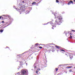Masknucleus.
<instances>
[{"label":"nucleus","mask_w":75,"mask_h":75,"mask_svg":"<svg viewBox=\"0 0 75 75\" xmlns=\"http://www.w3.org/2000/svg\"><path fill=\"white\" fill-rule=\"evenodd\" d=\"M38 45V43H36V44H35V45Z\"/></svg>","instance_id":"nucleus-19"},{"label":"nucleus","mask_w":75,"mask_h":75,"mask_svg":"<svg viewBox=\"0 0 75 75\" xmlns=\"http://www.w3.org/2000/svg\"><path fill=\"white\" fill-rule=\"evenodd\" d=\"M71 3L72 4H73V1L71 0L68 3V5H69L70 4H71Z\"/></svg>","instance_id":"nucleus-6"},{"label":"nucleus","mask_w":75,"mask_h":75,"mask_svg":"<svg viewBox=\"0 0 75 75\" xmlns=\"http://www.w3.org/2000/svg\"><path fill=\"white\" fill-rule=\"evenodd\" d=\"M30 12V11H27L25 12L26 14H28Z\"/></svg>","instance_id":"nucleus-8"},{"label":"nucleus","mask_w":75,"mask_h":75,"mask_svg":"<svg viewBox=\"0 0 75 75\" xmlns=\"http://www.w3.org/2000/svg\"><path fill=\"white\" fill-rule=\"evenodd\" d=\"M61 65H59V67H61Z\"/></svg>","instance_id":"nucleus-34"},{"label":"nucleus","mask_w":75,"mask_h":75,"mask_svg":"<svg viewBox=\"0 0 75 75\" xmlns=\"http://www.w3.org/2000/svg\"><path fill=\"white\" fill-rule=\"evenodd\" d=\"M55 70H56V72H57V71H58V68H56L55 69Z\"/></svg>","instance_id":"nucleus-13"},{"label":"nucleus","mask_w":75,"mask_h":75,"mask_svg":"<svg viewBox=\"0 0 75 75\" xmlns=\"http://www.w3.org/2000/svg\"><path fill=\"white\" fill-rule=\"evenodd\" d=\"M17 75H20V74L19 72H18V73H17Z\"/></svg>","instance_id":"nucleus-18"},{"label":"nucleus","mask_w":75,"mask_h":75,"mask_svg":"<svg viewBox=\"0 0 75 75\" xmlns=\"http://www.w3.org/2000/svg\"><path fill=\"white\" fill-rule=\"evenodd\" d=\"M22 3H24V1H23Z\"/></svg>","instance_id":"nucleus-29"},{"label":"nucleus","mask_w":75,"mask_h":75,"mask_svg":"<svg viewBox=\"0 0 75 75\" xmlns=\"http://www.w3.org/2000/svg\"><path fill=\"white\" fill-rule=\"evenodd\" d=\"M66 35H67V33L65 31H64V33Z\"/></svg>","instance_id":"nucleus-14"},{"label":"nucleus","mask_w":75,"mask_h":75,"mask_svg":"<svg viewBox=\"0 0 75 75\" xmlns=\"http://www.w3.org/2000/svg\"><path fill=\"white\" fill-rule=\"evenodd\" d=\"M53 21H52L51 22H48L47 23V24H48L49 23H50V24L53 25L54 24V23H53Z\"/></svg>","instance_id":"nucleus-7"},{"label":"nucleus","mask_w":75,"mask_h":75,"mask_svg":"<svg viewBox=\"0 0 75 75\" xmlns=\"http://www.w3.org/2000/svg\"><path fill=\"white\" fill-rule=\"evenodd\" d=\"M63 13H64V12H63Z\"/></svg>","instance_id":"nucleus-39"},{"label":"nucleus","mask_w":75,"mask_h":75,"mask_svg":"<svg viewBox=\"0 0 75 75\" xmlns=\"http://www.w3.org/2000/svg\"><path fill=\"white\" fill-rule=\"evenodd\" d=\"M38 65V63H34L33 66V67H34L35 70H37L38 71H40V69L37 67V66Z\"/></svg>","instance_id":"nucleus-2"},{"label":"nucleus","mask_w":75,"mask_h":75,"mask_svg":"<svg viewBox=\"0 0 75 75\" xmlns=\"http://www.w3.org/2000/svg\"><path fill=\"white\" fill-rule=\"evenodd\" d=\"M35 3H36V2H33L32 3V4L33 5V4H35Z\"/></svg>","instance_id":"nucleus-12"},{"label":"nucleus","mask_w":75,"mask_h":75,"mask_svg":"<svg viewBox=\"0 0 75 75\" xmlns=\"http://www.w3.org/2000/svg\"><path fill=\"white\" fill-rule=\"evenodd\" d=\"M20 66H19L18 68V69H19V68H20V67H19Z\"/></svg>","instance_id":"nucleus-27"},{"label":"nucleus","mask_w":75,"mask_h":75,"mask_svg":"<svg viewBox=\"0 0 75 75\" xmlns=\"http://www.w3.org/2000/svg\"><path fill=\"white\" fill-rule=\"evenodd\" d=\"M25 52L24 53H23L22 54H24V53H25Z\"/></svg>","instance_id":"nucleus-36"},{"label":"nucleus","mask_w":75,"mask_h":75,"mask_svg":"<svg viewBox=\"0 0 75 75\" xmlns=\"http://www.w3.org/2000/svg\"><path fill=\"white\" fill-rule=\"evenodd\" d=\"M74 68H75V67H74Z\"/></svg>","instance_id":"nucleus-42"},{"label":"nucleus","mask_w":75,"mask_h":75,"mask_svg":"<svg viewBox=\"0 0 75 75\" xmlns=\"http://www.w3.org/2000/svg\"><path fill=\"white\" fill-rule=\"evenodd\" d=\"M67 68H71V67H67Z\"/></svg>","instance_id":"nucleus-25"},{"label":"nucleus","mask_w":75,"mask_h":75,"mask_svg":"<svg viewBox=\"0 0 75 75\" xmlns=\"http://www.w3.org/2000/svg\"><path fill=\"white\" fill-rule=\"evenodd\" d=\"M39 48H41V49L42 48V47H41V46L39 47Z\"/></svg>","instance_id":"nucleus-20"},{"label":"nucleus","mask_w":75,"mask_h":75,"mask_svg":"<svg viewBox=\"0 0 75 75\" xmlns=\"http://www.w3.org/2000/svg\"><path fill=\"white\" fill-rule=\"evenodd\" d=\"M56 1L57 3H59V1L58 0H56Z\"/></svg>","instance_id":"nucleus-17"},{"label":"nucleus","mask_w":75,"mask_h":75,"mask_svg":"<svg viewBox=\"0 0 75 75\" xmlns=\"http://www.w3.org/2000/svg\"><path fill=\"white\" fill-rule=\"evenodd\" d=\"M51 45V44H49V45Z\"/></svg>","instance_id":"nucleus-30"},{"label":"nucleus","mask_w":75,"mask_h":75,"mask_svg":"<svg viewBox=\"0 0 75 75\" xmlns=\"http://www.w3.org/2000/svg\"><path fill=\"white\" fill-rule=\"evenodd\" d=\"M17 75L16 74V75Z\"/></svg>","instance_id":"nucleus-44"},{"label":"nucleus","mask_w":75,"mask_h":75,"mask_svg":"<svg viewBox=\"0 0 75 75\" xmlns=\"http://www.w3.org/2000/svg\"><path fill=\"white\" fill-rule=\"evenodd\" d=\"M1 18V16H0V19Z\"/></svg>","instance_id":"nucleus-33"},{"label":"nucleus","mask_w":75,"mask_h":75,"mask_svg":"<svg viewBox=\"0 0 75 75\" xmlns=\"http://www.w3.org/2000/svg\"><path fill=\"white\" fill-rule=\"evenodd\" d=\"M55 47H56V48H58V49H59V48H60V47L58 46H57V45L55 46Z\"/></svg>","instance_id":"nucleus-9"},{"label":"nucleus","mask_w":75,"mask_h":75,"mask_svg":"<svg viewBox=\"0 0 75 75\" xmlns=\"http://www.w3.org/2000/svg\"><path fill=\"white\" fill-rule=\"evenodd\" d=\"M60 51H63V52H65V50H62V49H60Z\"/></svg>","instance_id":"nucleus-10"},{"label":"nucleus","mask_w":75,"mask_h":75,"mask_svg":"<svg viewBox=\"0 0 75 75\" xmlns=\"http://www.w3.org/2000/svg\"><path fill=\"white\" fill-rule=\"evenodd\" d=\"M7 26H8V25L6 26H5L4 27V28H5V27H7Z\"/></svg>","instance_id":"nucleus-28"},{"label":"nucleus","mask_w":75,"mask_h":75,"mask_svg":"<svg viewBox=\"0 0 75 75\" xmlns=\"http://www.w3.org/2000/svg\"><path fill=\"white\" fill-rule=\"evenodd\" d=\"M21 74L23 75H28L26 70L24 69L21 70Z\"/></svg>","instance_id":"nucleus-3"},{"label":"nucleus","mask_w":75,"mask_h":75,"mask_svg":"<svg viewBox=\"0 0 75 75\" xmlns=\"http://www.w3.org/2000/svg\"><path fill=\"white\" fill-rule=\"evenodd\" d=\"M4 16V17H7V16L6 15H3Z\"/></svg>","instance_id":"nucleus-23"},{"label":"nucleus","mask_w":75,"mask_h":75,"mask_svg":"<svg viewBox=\"0 0 75 75\" xmlns=\"http://www.w3.org/2000/svg\"><path fill=\"white\" fill-rule=\"evenodd\" d=\"M54 14L55 18H57L56 21H55V23H54V26H55V25H60L61 24V23H62V22L61 21V20H62V18L61 15H59L58 16V14L55 13Z\"/></svg>","instance_id":"nucleus-1"},{"label":"nucleus","mask_w":75,"mask_h":75,"mask_svg":"<svg viewBox=\"0 0 75 75\" xmlns=\"http://www.w3.org/2000/svg\"><path fill=\"white\" fill-rule=\"evenodd\" d=\"M9 49V50H10V49Z\"/></svg>","instance_id":"nucleus-43"},{"label":"nucleus","mask_w":75,"mask_h":75,"mask_svg":"<svg viewBox=\"0 0 75 75\" xmlns=\"http://www.w3.org/2000/svg\"><path fill=\"white\" fill-rule=\"evenodd\" d=\"M72 53H70L69 54V57H70V59H72V58H73V55H72Z\"/></svg>","instance_id":"nucleus-5"},{"label":"nucleus","mask_w":75,"mask_h":75,"mask_svg":"<svg viewBox=\"0 0 75 75\" xmlns=\"http://www.w3.org/2000/svg\"><path fill=\"white\" fill-rule=\"evenodd\" d=\"M47 24H44V25H46Z\"/></svg>","instance_id":"nucleus-38"},{"label":"nucleus","mask_w":75,"mask_h":75,"mask_svg":"<svg viewBox=\"0 0 75 75\" xmlns=\"http://www.w3.org/2000/svg\"><path fill=\"white\" fill-rule=\"evenodd\" d=\"M69 72H72V69H70L69 70Z\"/></svg>","instance_id":"nucleus-16"},{"label":"nucleus","mask_w":75,"mask_h":75,"mask_svg":"<svg viewBox=\"0 0 75 75\" xmlns=\"http://www.w3.org/2000/svg\"><path fill=\"white\" fill-rule=\"evenodd\" d=\"M65 73H66V74H67V72H65Z\"/></svg>","instance_id":"nucleus-35"},{"label":"nucleus","mask_w":75,"mask_h":75,"mask_svg":"<svg viewBox=\"0 0 75 75\" xmlns=\"http://www.w3.org/2000/svg\"><path fill=\"white\" fill-rule=\"evenodd\" d=\"M2 19H3V17H2Z\"/></svg>","instance_id":"nucleus-37"},{"label":"nucleus","mask_w":75,"mask_h":75,"mask_svg":"<svg viewBox=\"0 0 75 75\" xmlns=\"http://www.w3.org/2000/svg\"><path fill=\"white\" fill-rule=\"evenodd\" d=\"M38 71H36V74H38Z\"/></svg>","instance_id":"nucleus-21"},{"label":"nucleus","mask_w":75,"mask_h":75,"mask_svg":"<svg viewBox=\"0 0 75 75\" xmlns=\"http://www.w3.org/2000/svg\"><path fill=\"white\" fill-rule=\"evenodd\" d=\"M31 70H33V69H31Z\"/></svg>","instance_id":"nucleus-40"},{"label":"nucleus","mask_w":75,"mask_h":75,"mask_svg":"<svg viewBox=\"0 0 75 75\" xmlns=\"http://www.w3.org/2000/svg\"><path fill=\"white\" fill-rule=\"evenodd\" d=\"M2 23H4V21H3L2 22Z\"/></svg>","instance_id":"nucleus-24"},{"label":"nucleus","mask_w":75,"mask_h":75,"mask_svg":"<svg viewBox=\"0 0 75 75\" xmlns=\"http://www.w3.org/2000/svg\"><path fill=\"white\" fill-rule=\"evenodd\" d=\"M52 29H54V28H53V27H52Z\"/></svg>","instance_id":"nucleus-32"},{"label":"nucleus","mask_w":75,"mask_h":75,"mask_svg":"<svg viewBox=\"0 0 75 75\" xmlns=\"http://www.w3.org/2000/svg\"><path fill=\"white\" fill-rule=\"evenodd\" d=\"M16 10H18V12L20 13V14H21V13H22V11H23V9H18L16 8Z\"/></svg>","instance_id":"nucleus-4"},{"label":"nucleus","mask_w":75,"mask_h":75,"mask_svg":"<svg viewBox=\"0 0 75 75\" xmlns=\"http://www.w3.org/2000/svg\"><path fill=\"white\" fill-rule=\"evenodd\" d=\"M69 38L71 39H72V36L71 35H70V37Z\"/></svg>","instance_id":"nucleus-15"},{"label":"nucleus","mask_w":75,"mask_h":75,"mask_svg":"<svg viewBox=\"0 0 75 75\" xmlns=\"http://www.w3.org/2000/svg\"><path fill=\"white\" fill-rule=\"evenodd\" d=\"M71 31H74V32H75V30H72Z\"/></svg>","instance_id":"nucleus-22"},{"label":"nucleus","mask_w":75,"mask_h":75,"mask_svg":"<svg viewBox=\"0 0 75 75\" xmlns=\"http://www.w3.org/2000/svg\"><path fill=\"white\" fill-rule=\"evenodd\" d=\"M1 33H3V30H1L0 31Z\"/></svg>","instance_id":"nucleus-11"},{"label":"nucleus","mask_w":75,"mask_h":75,"mask_svg":"<svg viewBox=\"0 0 75 75\" xmlns=\"http://www.w3.org/2000/svg\"><path fill=\"white\" fill-rule=\"evenodd\" d=\"M21 55V54H19V56H20V55Z\"/></svg>","instance_id":"nucleus-31"},{"label":"nucleus","mask_w":75,"mask_h":75,"mask_svg":"<svg viewBox=\"0 0 75 75\" xmlns=\"http://www.w3.org/2000/svg\"><path fill=\"white\" fill-rule=\"evenodd\" d=\"M6 48H8V47H7Z\"/></svg>","instance_id":"nucleus-41"},{"label":"nucleus","mask_w":75,"mask_h":75,"mask_svg":"<svg viewBox=\"0 0 75 75\" xmlns=\"http://www.w3.org/2000/svg\"><path fill=\"white\" fill-rule=\"evenodd\" d=\"M13 8H16V6H13Z\"/></svg>","instance_id":"nucleus-26"}]
</instances>
